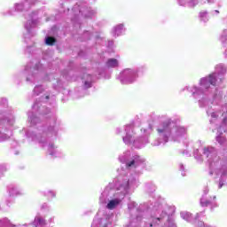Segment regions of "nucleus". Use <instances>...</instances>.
Listing matches in <instances>:
<instances>
[{
  "label": "nucleus",
  "instance_id": "2eb2a0df",
  "mask_svg": "<svg viewBox=\"0 0 227 227\" xmlns=\"http://www.w3.org/2000/svg\"><path fill=\"white\" fill-rule=\"evenodd\" d=\"M204 153L208 157V148H204Z\"/></svg>",
  "mask_w": 227,
  "mask_h": 227
},
{
  "label": "nucleus",
  "instance_id": "aec40b11",
  "mask_svg": "<svg viewBox=\"0 0 227 227\" xmlns=\"http://www.w3.org/2000/svg\"><path fill=\"white\" fill-rule=\"evenodd\" d=\"M200 203H201V205H203V201H201Z\"/></svg>",
  "mask_w": 227,
  "mask_h": 227
},
{
  "label": "nucleus",
  "instance_id": "1a4fd4ad",
  "mask_svg": "<svg viewBox=\"0 0 227 227\" xmlns=\"http://www.w3.org/2000/svg\"><path fill=\"white\" fill-rule=\"evenodd\" d=\"M191 213L189 212H182L181 213V217H183V219H184V221H191Z\"/></svg>",
  "mask_w": 227,
  "mask_h": 227
},
{
  "label": "nucleus",
  "instance_id": "ddd939ff",
  "mask_svg": "<svg viewBox=\"0 0 227 227\" xmlns=\"http://www.w3.org/2000/svg\"><path fill=\"white\" fill-rule=\"evenodd\" d=\"M216 141L219 143V145H223L224 142L226 141V138L223 137L218 136L216 137Z\"/></svg>",
  "mask_w": 227,
  "mask_h": 227
},
{
  "label": "nucleus",
  "instance_id": "4468645a",
  "mask_svg": "<svg viewBox=\"0 0 227 227\" xmlns=\"http://www.w3.org/2000/svg\"><path fill=\"white\" fill-rule=\"evenodd\" d=\"M40 90H42V87L41 86H36V87H35L34 91H35V93H36V91H38Z\"/></svg>",
  "mask_w": 227,
  "mask_h": 227
},
{
  "label": "nucleus",
  "instance_id": "20e7f679",
  "mask_svg": "<svg viewBox=\"0 0 227 227\" xmlns=\"http://www.w3.org/2000/svg\"><path fill=\"white\" fill-rule=\"evenodd\" d=\"M83 86L84 88H91V75L90 74H84L83 75Z\"/></svg>",
  "mask_w": 227,
  "mask_h": 227
},
{
  "label": "nucleus",
  "instance_id": "7ed1b4c3",
  "mask_svg": "<svg viewBox=\"0 0 227 227\" xmlns=\"http://www.w3.org/2000/svg\"><path fill=\"white\" fill-rule=\"evenodd\" d=\"M120 203H121V200L113 199L108 201V203L106 205V208L108 210H114V208H116V207H118V205H120Z\"/></svg>",
  "mask_w": 227,
  "mask_h": 227
},
{
  "label": "nucleus",
  "instance_id": "0eeeda50",
  "mask_svg": "<svg viewBox=\"0 0 227 227\" xmlns=\"http://www.w3.org/2000/svg\"><path fill=\"white\" fill-rule=\"evenodd\" d=\"M109 68H114L118 66V60L116 59H110L106 63Z\"/></svg>",
  "mask_w": 227,
  "mask_h": 227
},
{
  "label": "nucleus",
  "instance_id": "6e6552de",
  "mask_svg": "<svg viewBox=\"0 0 227 227\" xmlns=\"http://www.w3.org/2000/svg\"><path fill=\"white\" fill-rule=\"evenodd\" d=\"M45 43L46 45H52L53 43H56V39L54 37L48 36L45 38Z\"/></svg>",
  "mask_w": 227,
  "mask_h": 227
},
{
  "label": "nucleus",
  "instance_id": "dca6fc26",
  "mask_svg": "<svg viewBox=\"0 0 227 227\" xmlns=\"http://www.w3.org/2000/svg\"><path fill=\"white\" fill-rule=\"evenodd\" d=\"M211 117H213V118H217V114H216V113L211 114Z\"/></svg>",
  "mask_w": 227,
  "mask_h": 227
},
{
  "label": "nucleus",
  "instance_id": "6ab92c4d",
  "mask_svg": "<svg viewBox=\"0 0 227 227\" xmlns=\"http://www.w3.org/2000/svg\"><path fill=\"white\" fill-rule=\"evenodd\" d=\"M207 2H208V3H212V2H213V0H207Z\"/></svg>",
  "mask_w": 227,
  "mask_h": 227
},
{
  "label": "nucleus",
  "instance_id": "39448f33",
  "mask_svg": "<svg viewBox=\"0 0 227 227\" xmlns=\"http://www.w3.org/2000/svg\"><path fill=\"white\" fill-rule=\"evenodd\" d=\"M114 36H120V35H121V33H123V25H118L116 26L114 30Z\"/></svg>",
  "mask_w": 227,
  "mask_h": 227
},
{
  "label": "nucleus",
  "instance_id": "423d86ee",
  "mask_svg": "<svg viewBox=\"0 0 227 227\" xmlns=\"http://www.w3.org/2000/svg\"><path fill=\"white\" fill-rule=\"evenodd\" d=\"M34 224H35V227L43 226L45 224V220H43L40 216H36L35 221H34Z\"/></svg>",
  "mask_w": 227,
  "mask_h": 227
},
{
  "label": "nucleus",
  "instance_id": "a211bd4d",
  "mask_svg": "<svg viewBox=\"0 0 227 227\" xmlns=\"http://www.w3.org/2000/svg\"><path fill=\"white\" fill-rule=\"evenodd\" d=\"M196 4H197V3H194V4L191 3L190 6H196Z\"/></svg>",
  "mask_w": 227,
  "mask_h": 227
},
{
  "label": "nucleus",
  "instance_id": "f8f14e48",
  "mask_svg": "<svg viewBox=\"0 0 227 227\" xmlns=\"http://www.w3.org/2000/svg\"><path fill=\"white\" fill-rule=\"evenodd\" d=\"M128 168H136L137 166V160H133L127 163Z\"/></svg>",
  "mask_w": 227,
  "mask_h": 227
},
{
  "label": "nucleus",
  "instance_id": "9d476101",
  "mask_svg": "<svg viewBox=\"0 0 227 227\" xmlns=\"http://www.w3.org/2000/svg\"><path fill=\"white\" fill-rule=\"evenodd\" d=\"M200 20H203L204 22H207V20H208V16L207 14V12H200Z\"/></svg>",
  "mask_w": 227,
  "mask_h": 227
},
{
  "label": "nucleus",
  "instance_id": "f257e3e1",
  "mask_svg": "<svg viewBox=\"0 0 227 227\" xmlns=\"http://www.w3.org/2000/svg\"><path fill=\"white\" fill-rule=\"evenodd\" d=\"M158 132L161 137H164L165 143H168V137H169V136H172L173 137H178L185 132V129L183 128H173L172 129H169V128L166 127L158 129Z\"/></svg>",
  "mask_w": 227,
  "mask_h": 227
},
{
  "label": "nucleus",
  "instance_id": "f03ea898",
  "mask_svg": "<svg viewBox=\"0 0 227 227\" xmlns=\"http://www.w3.org/2000/svg\"><path fill=\"white\" fill-rule=\"evenodd\" d=\"M215 74H211L207 78L201 79L200 86H202V88H205L206 90H208V88H210V84L212 86H215Z\"/></svg>",
  "mask_w": 227,
  "mask_h": 227
},
{
  "label": "nucleus",
  "instance_id": "f3484780",
  "mask_svg": "<svg viewBox=\"0 0 227 227\" xmlns=\"http://www.w3.org/2000/svg\"><path fill=\"white\" fill-rule=\"evenodd\" d=\"M223 184H223V182H220V183H219V188L221 189V187H223Z\"/></svg>",
  "mask_w": 227,
  "mask_h": 227
},
{
  "label": "nucleus",
  "instance_id": "9b49d317",
  "mask_svg": "<svg viewBox=\"0 0 227 227\" xmlns=\"http://www.w3.org/2000/svg\"><path fill=\"white\" fill-rule=\"evenodd\" d=\"M124 143H126V145H130V143H132V136L130 135H127L124 138H123Z\"/></svg>",
  "mask_w": 227,
  "mask_h": 227
}]
</instances>
